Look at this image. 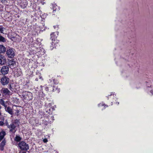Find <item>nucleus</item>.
<instances>
[{"mask_svg":"<svg viewBox=\"0 0 153 153\" xmlns=\"http://www.w3.org/2000/svg\"><path fill=\"white\" fill-rule=\"evenodd\" d=\"M18 4L22 8H25L27 5V2L26 0H19L18 1Z\"/></svg>","mask_w":153,"mask_h":153,"instance_id":"6","label":"nucleus"},{"mask_svg":"<svg viewBox=\"0 0 153 153\" xmlns=\"http://www.w3.org/2000/svg\"><path fill=\"white\" fill-rule=\"evenodd\" d=\"M10 67L12 69L15 68L16 66V62L14 59L10 60L9 62Z\"/></svg>","mask_w":153,"mask_h":153,"instance_id":"10","label":"nucleus"},{"mask_svg":"<svg viewBox=\"0 0 153 153\" xmlns=\"http://www.w3.org/2000/svg\"><path fill=\"white\" fill-rule=\"evenodd\" d=\"M43 142L44 143H46L48 141V140L47 139H46V138L44 139L43 140Z\"/></svg>","mask_w":153,"mask_h":153,"instance_id":"29","label":"nucleus"},{"mask_svg":"<svg viewBox=\"0 0 153 153\" xmlns=\"http://www.w3.org/2000/svg\"><path fill=\"white\" fill-rule=\"evenodd\" d=\"M8 102V101H6V102H5L3 100L1 99L0 100V104L5 107V111L7 112L10 114L13 115V113L12 109H11V108L9 107H7V105H6V104Z\"/></svg>","mask_w":153,"mask_h":153,"instance_id":"1","label":"nucleus"},{"mask_svg":"<svg viewBox=\"0 0 153 153\" xmlns=\"http://www.w3.org/2000/svg\"><path fill=\"white\" fill-rule=\"evenodd\" d=\"M22 139V138L19 136L16 135L15 138L14 140L17 142H20Z\"/></svg>","mask_w":153,"mask_h":153,"instance_id":"20","label":"nucleus"},{"mask_svg":"<svg viewBox=\"0 0 153 153\" xmlns=\"http://www.w3.org/2000/svg\"><path fill=\"white\" fill-rule=\"evenodd\" d=\"M38 75H39V79H41V77L40 76V74H38Z\"/></svg>","mask_w":153,"mask_h":153,"instance_id":"31","label":"nucleus"},{"mask_svg":"<svg viewBox=\"0 0 153 153\" xmlns=\"http://www.w3.org/2000/svg\"><path fill=\"white\" fill-rule=\"evenodd\" d=\"M9 79L8 78L4 76L1 79V82L3 85H4L7 84L9 82Z\"/></svg>","mask_w":153,"mask_h":153,"instance_id":"9","label":"nucleus"},{"mask_svg":"<svg viewBox=\"0 0 153 153\" xmlns=\"http://www.w3.org/2000/svg\"><path fill=\"white\" fill-rule=\"evenodd\" d=\"M51 110V109L50 108H49V111H46V112L48 113V114H51L52 113V112L51 111L50 112V111Z\"/></svg>","mask_w":153,"mask_h":153,"instance_id":"28","label":"nucleus"},{"mask_svg":"<svg viewBox=\"0 0 153 153\" xmlns=\"http://www.w3.org/2000/svg\"><path fill=\"white\" fill-rule=\"evenodd\" d=\"M6 59L5 56L2 54H0V64L4 65L6 63Z\"/></svg>","mask_w":153,"mask_h":153,"instance_id":"15","label":"nucleus"},{"mask_svg":"<svg viewBox=\"0 0 153 153\" xmlns=\"http://www.w3.org/2000/svg\"><path fill=\"white\" fill-rule=\"evenodd\" d=\"M48 83L49 84V85L51 86L52 85V87L55 88L54 85L57 84L58 82L56 80L52 78L49 80Z\"/></svg>","mask_w":153,"mask_h":153,"instance_id":"13","label":"nucleus"},{"mask_svg":"<svg viewBox=\"0 0 153 153\" xmlns=\"http://www.w3.org/2000/svg\"><path fill=\"white\" fill-rule=\"evenodd\" d=\"M58 25H56V26H54V28H58Z\"/></svg>","mask_w":153,"mask_h":153,"instance_id":"30","label":"nucleus"},{"mask_svg":"<svg viewBox=\"0 0 153 153\" xmlns=\"http://www.w3.org/2000/svg\"><path fill=\"white\" fill-rule=\"evenodd\" d=\"M6 140L5 138L3 139L0 143V150L3 151L4 150V147L6 145Z\"/></svg>","mask_w":153,"mask_h":153,"instance_id":"17","label":"nucleus"},{"mask_svg":"<svg viewBox=\"0 0 153 153\" xmlns=\"http://www.w3.org/2000/svg\"><path fill=\"white\" fill-rule=\"evenodd\" d=\"M4 125H0V126H3Z\"/></svg>","mask_w":153,"mask_h":153,"instance_id":"39","label":"nucleus"},{"mask_svg":"<svg viewBox=\"0 0 153 153\" xmlns=\"http://www.w3.org/2000/svg\"><path fill=\"white\" fill-rule=\"evenodd\" d=\"M103 106H104V108H102V109L105 108V106L106 107H108L107 105H105V104L103 103V102L100 103L98 104V106L99 107H100Z\"/></svg>","mask_w":153,"mask_h":153,"instance_id":"22","label":"nucleus"},{"mask_svg":"<svg viewBox=\"0 0 153 153\" xmlns=\"http://www.w3.org/2000/svg\"><path fill=\"white\" fill-rule=\"evenodd\" d=\"M2 91L3 93L5 94H8L10 92V91L8 90L7 88H4Z\"/></svg>","mask_w":153,"mask_h":153,"instance_id":"21","label":"nucleus"},{"mask_svg":"<svg viewBox=\"0 0 153 153\" xmlns=\"http://www.w3.org/2000/svg\"><path fill=\"white\" fill-rule=\"evenodd\" d=\"M38 78H36V79H35V80L36 81H38Z\"/></svg>","mask_w":153,"mask_h":153,"instance_id":"34","label":"nucleus"},{"mask_svg":"<svg viewBox=\"0 0 153 153\" xmlns=\"http://www.w3.org/2000/svg\"><path fill=\"white\" fill-rule=\"evenodd\" d=\"M52 109L53 111L54 110V109L53 108H52Z\"/></svg>","mask_w":153,"mask_h":153,"instance_id":"35","label":"nucleus"},{"mask_svg":"<svg viewBox=\"0 0 153 153\" xmlns=\"http://www.w3.org/2000/svg\"><path fill=\"white\" fill-rule=\"evenodd\" d=\"M8 127L10 129V132H12L13 133H15L16 130V126L15 125H7Z\"/></svg>","mask_w":153,"mask_h":153,"instance_id":"16","label":"nucleus"},{"mask_svg":"<svg viewBox=\"0 0 153 153\" xmlns=\"http://www.w3.org/2000/svg\"><path fill=\"white\" fill-rule=\"evenodd\" d=\"M22 153H26L25 152H23Z\"/></svg>","mask_w":153,"mask_h":153,"instance_id":"38","label":"nucleus"},{"mask_svg":"<svg viewBox=\"0 0 153 153\" xmlns=\"http://www.w3.org/2000/svg\"><path fill=\"white\" fill-rule=\"evenodd\" d=\"M1 95V94H0V96Z\"/></svg>","mask_w":153,"mask_h":153,"instance_id":"42","label":"nucleus"},{"mask_svg":"<svg viewBox=\"0 0 153 153\" xmlns=\"http://www.w3.org/2000/svg\"><path fill=\"white\" fill-rule=\"evenodd\" d=\"M42 87L40 86L39 87L37 88L36 89V93H38L39 94V97H43L45 96V94L43 93L42 91Z\"/></svg>","mask_w":153,"mask_h":153,"instance_id":"7","label":"nucleus"},{"mask_svg":"<svg viewBox=\"0 0 153 153\" xmlns=\"http://www.w3.org/2000/svg\"><path fill=\"white\" fill-rule=\"evenodd\" d=\"M45 90L47 91H57V92L58 93L60 91L59 88L56 87L54 88L52 87V85L51 86L50 85H49L48 87L46 86L45 87Z\"/></svg>","mask_w":153,"mask_h":153,"instance_id":"5","label":"nucleus"},{"mask_svg":"<svg viewBox=\"0 0 153 153\" xmlns=\"http://www.w3.org/2000/svg\"><path fill=\"white\" fill-rule=\"evenodd\" d=\"M58 8V7L56 4H53V11H56L57 9Z\"/></svg>","mask_w":153,"mask_h":153,"instance_id":"23","label":"nucleus"},{"mask_svg":"<svg viewBox=\"0 0 153 153\" xmlns=\"http://www.w3.org/2000/svg\"><path fill=\"white\" fill-rule=\"evenodd\" d=\"M146 83V89L150 91V94L152 95L153 93H152L151 84L150 82H147Z\"/></svg>","mask_w":153,"mask_h":153,"instance_id":"14","label":"nucleus"},{"mask_svg":"<svg viewBox=\"0 0 153 153\" xmlns=\"http://www.w3.org/2000/svg\"><path fill=\"white\" fill-rule=\"evenodd\" d=\"M51 105H51V103H49V104H48V106L49 107H50V106H51Z\"/></svg>","mask_w":153,"mask_h":153,"instance_id":"32","label":"nucleus"},{"mask_svg":"<svg viewBox=\"0 0 153 153\" xmlns=\"http://www.w3.org/2000/svg\"><path fill=\"white\" fill-rule=\"evenodd\" d=\"M6 134V133L5 132L3 131H1L0 132V142L4 139V137L5 135Z\"/></svg>","mask_w":153,"mask_h":153,"instance_id":"19","label":"nucleus"},{"mask_svg":"<svg viewBox=\"0 0 153 153\" xmlns=\"http://www.w3.org/2000/svg\"><path fill=\"white\" fill-rule=\"evenodd\" d=\"M5 41L4 38L2 36L0 35V42H4Z\"/></svg>","mask_w":153,"mask_h":153,"instance_id":"24","label":"nucleus"},{"mask_svg":"<svg viewBox=\"0 0 153 153\" xmlns=\"http://www.w3.org/2000/svg\"><path fill=\"white\" fill-rule=\"evenodd\" d=\"M18 147L21 150L27 151L29 149V146L28 144H27L24 141L20 142L18 144Z\"/></svg>","mask_w":153,"mask_h":153,"instance_id":"2","label":"nucleus"},{"mask_svg":"<svg viewBox=\"0 0 153 153\" xmlns=\"http://www.w3.org/2000/svg\"><path fill=\"white\" fill-rule=\"evenodd\" d=\"M55 33V32L53 33H51V39L52 40H53V41L51 43L52 46H51V49L52 50L54 48V45H55V43L56 42H57V40H56L55 39L56 38L57 36H58L59 34L58 32H56L55 33L56 34H54Z\"/></svg>","mask_w":153,"mask_h":153,"instance_id":"3","label":"nucleus"},{"mask_svg":"<svg viewBox=\"0 0 153 153\" xmlns=\"http://www.w3.org/2000/svg\"><path fill=\"white\" fill-rule=\"evenodd\" d=\"M4 31V28L3 27H1L0 28V31L1 33H3Z\"/></svg>","mask_w":153,"mask_h":153,"instance_id":"27","label":"nucleus"},{"mask_svg":"<svg viewBox=\"0 0 153 153\" xmlns=\"http://www.w3.org/2000/svg\"><path fill=\"white\" fill-rule=\"evenodd\" d=\"M53 117H52V118H52V119H53Z\"/></svg>","mask_w":153,"mask_h":153,"instance_id":"41","label":"nucleus"},{"mask_svg":"<svg viewBox=\"0 0 153 153\" xmlns=\"http://www.w3.org/2000/svg\"><path fill=\"white\" fill-rule=\"evenodd\" d=\"M114 92H112L111 93L110 95H108L107 97L108 99V100H110V101L111 102V104L112 105L113 102H114L113 100L114 99L115 97L116 98V95L114 94Z\"/></svg>","mask_w":153,"mask_h":153,"instance_id":"11","label":"nucleus"},{"mask_svg":"<svg viewBox=\"0 0 153 153\" xmlns=\"http://www.w3.org/2000/svg\"><path fill=\"white\" fill-rule=\"evenodd\" d=\"M13 123L16 124H18L19 123V121L18 120H16L13 122Z\"/></svg>","mask_w":153,"mask_h":153,"instance_id":"25","label":"nucleus"},{"mask_svg":"<svg viewBox=\"0 0 153 153\" xmlns=\"http://www.w3.org/2000/svg\"><path fill=\"white\" fill-rule=\"evenodd\" d=\"M0 125H1V124H3V122H1V121H0Z\"/></svg>","mask_w":153,"mask_h":153,"instance_id":"33","label":"nucleus"},{"mask_svg":"<svg viewBox=\"0 0 153 153\" xmlns=\"http://www.w3.org/2000/svg\"><path fill=\"white\" fill-rule=\"evenodd\" d=\"M6 50V48L4 46L2 45H0V53H4Z\"/></svg>","mask_w":153,"mask_h":153,"instance_id":"18","label":"nucleus"},{"mask_svg":"<svg viewBox=\"0 0 153 153\" xmlns=\"http://www.w3.org/2000/svg\"><path fill=\"white\" fill-rule=\"evenodd\" d=\"M119 104V102L117 103V105H118Z\"/></svg>","mask_w":153,"mask_h":153,"instance_id":"40","label":"nucleus"},{"mask_svg":"<svg viewBox=\"0 0 153 153\" xmlns=\"http://www.w3.org/2000/svg\"><path fill=\"white\" fill-rule=\"evenodd\" d=\"M45 53V51L43 49H42V50H41V51L40 52V54L42 55L44 54Z\"/></svg>","mask_w":153,"mask_h":153,"instance_id":"26","label":"nucleus"},{"mask_svg":"<svg viewBox=\"0 0 153 153\" xmlns=\"http://www.w3.org/2000/svg\"><path fill=\"white\" fill-rule=\"evenodd\" d=\"M22 96L24 99L27 100H31L33 99L32 93L28 91H24L22 93Z\"/></svg>","mask_w":153,"mask_h":153,"instance_id":"4","label":"nucleus"},{"mask_svg":"<svg viewBox=\"0 0 153 153\" xmlns=\"http://www.w3.org/2000/svg\"><path fill=\"white\" fill-rule=\"evenodd\" d=\"M19 111H17V113H19Z\"/></svg>","mask_w":153,"mask_h":153,"instance_id":"36","label":"nucleus"},{"mask_svg":"<svg viewBox=\"0 0 153 153\" xmlns=\"http://www.w3.org/2000/svg\"><path fill=\"white\" fill-rule=\"evenodd\" d=\"M7 54L9 58H13L15 56L14 50L13 49H10L7 51Z\"/></svg>","mask_w":153,"mask_h":153,"instance_id":"8","label":"nucleus"},{"mask_svg":"<svg viewBox=\"0 0 153 153\" xmlns=\"http://www.w3.org/2000/svg\"><path fill=\"white\" fill-rule=\"evenodd\" d=\"M1 106L0 105V110L1 109Z\"/></svg>","mask_w":153,"mask_h":153,"instance_id":"37","label":"nucleus"},{"mask_svg":"<svg viewBox=\"0 0 153 153\" xmlns=\"http://www.w3.org/2000/svg\"><path fill=\"white\" fill-rule=\"evenodd\" d=\"M9 68L7 66H3L1 69V73L4 75L7 74L9 71Z\"/></svg>","mask_w":153,"mask_h":153,"instance_id":"12","label":"nucleus"}]
</instances>
